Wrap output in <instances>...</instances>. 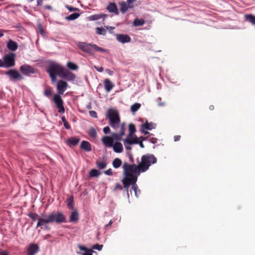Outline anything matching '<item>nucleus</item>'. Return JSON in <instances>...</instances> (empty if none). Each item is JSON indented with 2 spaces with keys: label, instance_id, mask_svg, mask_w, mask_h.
I'll list each match as a JSON object with an SVG mask.
<instances>
[{
  "label": "nucleus",
  "instance_id": "nucleus-43",
  "mask_svg": "<svg viewBox=\"0 0 255 255\" xmlns=\"http://www.w3.org/2000/svg\"><path fill=\"white\" fill-rule=\"evenodd\" d=\"M102 247H103V245L96 244L92 246V247H91V249H92L93 250H97V251H101V249H102Z\"/></svg>",
  "mask_w": 255,
  "mask_h": 255
},
{
  "label": "nucleus",
  "instance_id": "nucleus-23",
  "mask_svg": "<svg viewBox=\"0 0 255 255\" xmlns=\"http://www.w3.org/2000/svg\"><path fill=\"white\" fill-rule=\"evenodd\" d=\"M104 85H105V90H106L107 92L111 91L114 87V84H113L108 79L105 80V81H104Z\"/></svg>",
  "mask_w": 255,
  "mask_h": 255
},
{
  "label": "nucleus",
  "instance_id": "nucleus-31",
  "mask_svg": "<svg viewBox=\"0 0 255 255\" xmlns=\"http://www.w3.org/2000/svg\"><path fill=\"white\" fill-rule=\"evenodd\" d=\"M124 135V133H113L111 138H113V139H115L117 141H121V139H122V136H123Z\"/></svg>",
  "mask_w": 255,
  "mask_h": 255
},
{
  "label": "nucleus",
  "instance_id": "nucleus-62",
  "mask_svg": "<svg viewBox=\"0 0 255 255\" xmlns=\"http://www.w3.org/2000/svg\"><path fill=\"white\" fill-rule=\"evenodd\" d=\"M62 122H63V123H67V121L64 117H62Z\"/></svg>",
  "mask_w": 255,
  "mask_h": 255
},
{
  "label": "nucleus",
  "instance_id": "nucleus-48",
  "mask_svg": "<svg viewBox=\"0 0 255 255\" xmlns=\"http://www.w3.org/2000/svg\"><path fill=\"white\" fill-rule=\"evenodd\" d=\"M89 116L93 118H97V113L94 111H89Z\"/></svg>",
  "mask_w": 255,
  "mask_h": 255
},
{
  "label": "nucleus",
  "instance_id": "nucleus-52",
  "mask_svg": "<svg viewBox=\"0 0 255 255\" xmlns=\"http://www.w3.org/2000/svg\"><path fill=\"white\" fill-rule=\"evenodd\" d=\"M94 68L96 69L97 71L99 72H102L103 71V68L102 67H97L96 66H94Z\"/></svg>",
  "mask_w": 255,
  "mask_h": 255
},
{
  "label": "nucleus",
  "instance_id": "nucleus-61",
  "mask_svg": "<svg viewBox=\"0 0 255 255\" xmlns=\"http://www.w3.org/2000/svg\"><path fill=\"white\" fill-rule=\"evenodd\" d=\"M133 1H134V0H128V3H127V4H128V5H130V4L133 2Z\"/></svg>",
  "mask_w": 255,
  "mask_h": 255
},
{
  "label": "nucleus",
  "instance_id": "nucleus-50",
  "mask_svg": "<svg viewBox=\"0 0 255 255\" xmlns=\"http://www.w3.org/2000/svg\"><path fill=\"white\" fill-rule=\"evenodd\" d=\"M124 144H125V147H126V149L128 150H130V146L129 145H131V143L124 142Z\"/></svg>",
  "mask_w": 255,
  "mask_h": 255
},
{
  "label": "nucleus",
  "instance_id": "nucleus-12",
  "mask_svg": "<svg viewBox=\"0 0 255 255\" xmlns=\"http://www.w3.org/2000/svg\"><path fill=\"white\" fill-rule=\"evenodd\" d=\"M67 88V83L62 80H59L57 82V91L60 95H63V93Z\"/></svg>",
  "mask_w": 255,
  "mask_h": 255
},
{
  "label": "nucleus",
  "instance_id": "nucleus-18",
  "mask_svg": "<svg viewBox=\"0 0 255 255\" xmlns=\"http://www.w3.org/2000/svg\"><path fill=\"white\" fill-rule=\"evenodd\" d=\"M78 248H79L80 251H83L84 252V253L78 252H77V254L80 255H92V253H93V251H92V250L88 249L87 248L81 245L78 246Z\"/></svg>",
  "mask_w": 255,
  "mask_h": 255
},
{
  "label": "nucleus",
  "instance_id": "nucleus-38",
  "mask_svg": "<svg viewBox=\"0 0 255 255\" xmlns=\"http://www.w3.org/2000/svg\"><path fill=\"white\" fill-rule=\"evenodd\" d=\"M139 108H140V104L137 103H136L133 104V105L131 106V108H130V109H131V112L134 113L136 112L138 110V109H139Z\"/></svg>",
  "mask_w": 255,
  "mask_h": 255
},
{
  "label": "nucleus",
  "instance_id": "nucleus-39",
  "mask_svg": "<svg viewBox=\"0 0 255 255\" xmlns=\"http://www.w3.org/2000/svg\"><path fill=\"white\" fill-rule=\"evenodd\" d=\"M128 130H129V133L128 134H133L135 132V127L132 124H130L128 125Z\"/></svg>",
  "mask_w": 255,
  "mask_h": 255
},
{
  "label": "nucleus",
  "instance_id": "nucleus-59",
  "mask_svg": "<svg viewBox=\"0 0 255 255\" xmlns=\"http://www.w3.org/2000/svg\"><path fill=\"white\" fill-rule=\"evenodd\" d=\"M42 4V0H37V6H40Z\"/></svg>",
  "mask_w": 255,
  "mask_h": 255
},
{
  "label": "nucleus",
  "instance_id": "nucleus-25",
  "mask_svg": "<svg viewBox=\"0 0 255 255\" xmlns=\"http://www.w3.org/2000/svg\"><path fill=\"white\" fill-rule=\"evenodd\" d=\"M7 48L8 50L14 51L17 50V43L12 40H8V43H7Z\"/></svg>",
  "mask_w": 255,
  "mask_h": 255
},
{
  "label": "nucleus",
  "instance_id": "nucleus-17",
  "mask_svg": "<svg viewBox=\"0 0 255 255\" xmlns=\"http://www.w3.org/2000/svg\"><path fill=\"white\" fill-rule=\"evenodd\" d=\"M38 251V247L35 244H32L29 245L28 248V253L27 255H34L37 253Z\"/></svg>",
  "mask_w": 255,
  "mask_h": 255
},
{
  "label": "nucleus",
  "instance_id": "nucleus-46",
  "mask_svg": "<svg viewBox=\"0 0 255 255\" xmlns=\"http://www.w3.org/2000/svg\"><path fill=\"white\" fill-rule=\"evenodd\" d=\"M66 8L68 9V11L70 12L72 11H78L79 10L77 7H73L68 5H66Z\"/></svg>",
  "mask_w": 255,
  "mask_h": 255
},
{
  "label": "nucleus",
  "instance_id": "nucleus-54",
  "mask_svg": "<svg viewBox=\"0 0 255 255\" xmlns=\"http://www.w3.org/2000/svg\"><path fill=\"white\" fill-rule=\"evenodd\" d=\"M148 140H149V141H150V142H151L152 143H156V138H154V137L150 138H149V139H148Z\"/></svg>",
  "mask_w": 255,
  "mask_h": 255
},
{
  "label": "nucleus",
  "instance_id": "nucleus-8",
  "mask_svg": "<svg viewBox=\"0 0 255 255\" xmlns=\"http://www.w3.org/2000/svg\"><path fill=\"white\" fill-rule=\"evenodd\" d=\"M6 75L9 77L11 80H21L22 76L15 69H10L6 72Z\"/></svg>",
  "mask_w": 255,
  "mask_h": 255
},
{
  "label": "nucleus",
  "instance_id": "nucleus-34",
  "mask_svg": "<svg viewBox=\"0 0 255 255\" xmlns=\"http://www.w3.org/2000/svg\"><path fill=\"white\" fill-rule=\"evenodd\" d=\"M145 23V21L142 19H137L136 18L134 20V22H133V24H134V26H139L143 25Z\"/></svg>",
  "mask_w": 255,
  "mask_h": 255
},
{
  "label": "nucleus",
  "instance_id": "nucleus-53",
  "mask_svg": "<svg viewBox=\"0 0 255 255\" xmlns=\"http://www.w3.org/2000/svg\"><path fill=\"white\" fill-rule=\"evenodd\" d=\"M104 133H105V134H108L110 133V128L109 127L104 128Z\"/></svg>",
  "mask_w": 255,
  "mask_h": 255
},
{
  "label": "nucleus",
  "instance_id": "nucleus-58",
  "mask_svg": "<svg viewBox=\"0 0 255 255\" xmlns=\"http://www.w3.org/2000/svg\"><path fill=\"white\" fill-rule=\"evenodd\" d=\"M180 139V135H176L174 137V141L177 142Z\"/></svg>",
  "mask_w": 255,
  "mask_h": 255
},
{
  "label": "nucleus",
  "instance_id": "nucleus-2",
  "mask_svg": "<svg viewBox=\"0 0 255 255\" xmlns=\"http://www.w3.org/2000/svg\"><path fill=\"white\" fill-rule=\"evenodd\" d=\"M52 222H56L57 224L66 222V217L61 212L50 213L46 218H39V221L37 222V227L44 226Z\"/></svg>",
  "mask_w": 255,
  "mask_h": 255
},
{
  "label": "nucleus",
  "instance_id": "nucleus-6",
  "mask_svg": "<svg viewBox=\"0 0 255 255\" xmlns=\"http://www.w3.org/2000/svg\"><path fill=\"white\" fill-rule=\"evenodd\" d=\"M53 102L55 103L57 108H58V113H64V107H63V102L59 95L55 94L53 96Z\"/></svg>",
  "mask_w": 255,
  "mask_h": 255
},
{
  "label": "nucleus",
  "instance_id": "nucleus-64",
  "mask_svg": "<svg viewBox=\"0 0 255 255\" xmlns=\"http://www.w3.org/2000/svg\"><path fill=\"white\" fill-rule=\"evenodd\" d=\"M0 255H7V253L6 252H0Z\"/></svg>",
  "mask_w": 255,
  "mask_h": 255
},
{
  "label": "nucleus",
  "instance_id": "nucleus-49",
  "mask_svg": "<svg viewBox=\"0 0 255 255\" xmlns=\"http://www.w3.org/2000/svg\"><path fill=\"white\" fill-rule=\"evenodd\" d=\"M125 132V124L124 123L121 125V132L120 133H124Z\"/></svg>",
  "mask_w": 255,
  "mask_h": 255
},
{
  "label": "nucleus",
  "instance_id": "nucleus-44",
  "mask_svg": "<svg viewBox=\"0 0 255 255\" xmlns=\"http://www.w3.org/2000/svg\"><path fill=\"white\" fill-rule=\"evenodd\" d=\"M93 51H99L101 53H105L106 51V50L99 47L98 46H94V49H93Z\"/></svg>",
  "mask_w": 255,
  "mask_h": 255
},
{
  "label": "nucleus",
  "instance_id": "nucleus-10",
  "mask_svg": "<svg viewBox=\"0 0 255 255\" xmlns=\"http://www.w3.org/2000/svg\"><path fill=\"white\" fill-rule=\"evenodd\" d=\"M136 183V182H135V183ZM135 185H136V184H135ZM123 185H124V184H123ZM130 185H131V186H132V184L128 185V186ZM128 187L125 188L124 187V186H121L120 184H119V183H117L116 185H115V188H114V191H116V190H122L123 189H124L125 190H126V191H127V192L128 193ZM132 190H133V191H134V192H135V196H136V197H138V195L139 194V193H140V191H139L138 188H137V185H136V189H134L133 188V187H132Z\"/></svg>",
  "mask_w": 255,
  "mask_h": 255
},
{
  "label": "nucleus",
  "instance_id": "nucleus-55",
  "mask_svg": "<svg viewBox=\"0 0 255 255\" xmlns=\"http://www.w3.org/2000/svg\"><path fill=\"white\" fill-rule=\"evenodd\" d=\"M64 123V127L66 129H70V125H69L68 122L63 123Z\"/></svg>",
  "mask_w": 255,
  "mask_h": 255
},
{
  "label": "nucleus",
  "instance_id": "nucleus-37",
  "mask_svg": "<svg viewBox=\"0 0 255 255\" xmlns=\"http://www.w3.org/2000/svg\"><path fill=\"white\" fill-rule=\"evenodd\" d=\"M96 33L99 35H105L106 34V29L103 27H97Z\"/></svg>",
  "mask_w": 255,
  "mask_h": 255
},
{
  "label": "nucleus",
  "instance_id": "nucleus-19",
  "mask_svg": "<svg viewBox=\"0 0 255 255\" xmlns=\"http://www.w3.org/2000/svg\"><path fill=\"white\" fill-rule=\"evenodd\" d=\"M107 17L106 14L104 13H98L94 15H92L89 17H88V19L91 21H96L100 19H105Z\"/></svg>",
  "mask_w": 255,
  "mask_h": 255
},
{
  "label": "nucleus",
  "instance_id": "nucleus-30",
  "mask_svg": "<svg viewBox=\"0 0 255 255\" xmlns=\"http://www.w3.org/2000/svg\"><path fill=\"white\" fill-rule=\"evenodd\" d=\"M88 133V135L93 139H95L97 137V131H96V129L94 128H89Z\"/></svg>",
  "mask_w": 255,
  "mask_h": 255
},
{
  "label": "nucleus",
  "instance_id": "nucleus-1",
  "mask_svg": "<svg viewBox=\"0 0 255 255\" xmlns=\"http://www.w3.org/2000/svg\"><path fill=\"white\" fill-rule=\"evenodd\" d=\"M156 157L152 154H146L140 158V162L137 164H129L125 163L123 165L125 177L122 179V183L125 184V188H127L129 184L133 185V188L135 189V183L137 177L141 173L146 172L151 165L156 163Z\"/></svg>",
  "mask_w": 255,
  "mask_h": 255
},
{
  "label": "nucleus",
  "instance_id": "nucleus-21",
  "mask_svg": "<svg viewBox=\"0 0 255 255\" xmlns=\"http://www.w3.org/2000/svg\"><path fill=\"white\" fill-rule=\"evenodd\" d=\"M78 220V213L76 210H73V211L70 213L69 216V222L71 223H76Z\"/></svg>",
  "mask_w": 255,
  "mask_h": 255
},
{
  "label": "nucleus",
  "instance_id": "nucleus-28",
  "mask_svg": "<svg viewBox=\"0 0 255 255\" xmlns=\"http://www.w3.org/2000/svg\"><path fill=\"white\" fill-rule=\"evenodd\" d=\"M81 149L89 152L91 151V144H90L88 141H83L82 143H81Z\"/></svg>",
  "mask_w": 255,
  "mask_h": 255
},
{
  "label": "nucleus",
  "instance_id": "nucleus-56",
  "mask_svg": "<svg viewBox=\"0 0 255 255\" xmlns=\"http://www.w3.org/2000/svg\"><path fill=\"white\" fill-rule=\"evenodd\" d=\"M6 32V31L4 29H0V37H1L3 36V33Z\"/></svg>",
  "mask_w": 255,
  "mask_h": 255
},
{
  "label": "nucleus",
  "instance_id": "nucleus-63",
  "mask_svg": "<svg viewBox=\"0 0 255 255\" xmlns=\"http://www.w3.org/2000/svg\"><path fill=\"white\" fill-rule=\"evenodd\" d=\"M45 8L49 10H51L52 9V7L50 5H46L45 6Z\"/></svg>",
  "mask_w": 255,
  "mask_h": 255
},
{
  "label": "nucleus",
  "instance_id": "nucleus-5",
  "mask_svg": "<svg viewBox=\"0 0 255 255\" xmlns=\"http://www.w3.org/2000/svg\"><path fill=\"white\" fill-rule=\"evenodd\" d=\"M77 46L84 52L87 53L89 54H93V50L94 46H97V45L86 42H79L77 44Z\"/></svg>",
  "mask_w": 255,
  "mask_h": 255
},
{
  "label": "nucleus",
  "instance_id": "nucleus-9",
  "mask_svg": "<svg viewBox=\"0 0 255 255\" xmlns=\"http://www.w3.org/2000/svg\"><path fill=\"white\" fill-rule=\"evenodd\" d=\"M20 72L24 75L28 76L30 74H34L35 69L33 67L27 64H24L20 66Z\"/></svg>",
  "mask_w": 255,
  "mask_h": 255
},
{
  "label": "nucleus",
  "instance_id": "nucleus-24",
  "mask_svg": "<svg viewBox=\"0 0 255 255\" xmlns=\"http://www.w3.org/2000/svg\"><path fill=\"white\" fill-rule=\"evenodd\" d=\"M107 9H108V11H109V12L114 13L117 15L118 14V11H117V5L114 2L110 3V4H108Z\"/></svg>",
  "mask_w": 255,
  "mask_h": 255
},
{
  "label": "nucleus",
  "instance_id": "nucleus-35",
  "mask_svg": "<svg viewBox=\"0 0 255 255\" xmlns=\"http://www.w3.org/2000/svg\"><path fill=\"white\" fill-rule=\"evenodd\" d=\"M112 165H113V167H114V168H118L121 165V160L119 158H116L114 160H113Z\"/></svg>",
  "mask_w": 255,
  "mask_h": 255
},
{
  "label": "nucleus",
  "instance_id": "nucleus-20",
  "mask_svg": "<svg viewBox=\"0 0 255 255\" xmlns=\"http://www.w3.org/2000/svg\"><path fill=\"white\" fill-rule=\"evenodd\" d=\"M111 147L113 148L114 152L120 153L123 151V147H122V144L119 142H116Z\"/></svg>",
  "mask_w": 255,
  "mask_h": 255
},
{
  "label": "nucleus",
  "instance_id": "nucleus-33",
  "mask_svg": "<svg viewBox=\"0 0 255 255\" xmlns=\"http://www.w3.org/2000/svg\"><path fill=\"white\" fill-rule=\"evenodd\" d=\"M100 174V172L96 169H93L89 171V177H97Z\"/></svg>",
  "mask_w": 255,
  "mask_h": 255
},
{
  "label": "nucleus",
  "instance_id": "nucleus-3",
  "mask_svg": "<svg viewBox=\"0 0 255 255\" xmlns=\"http://www.w3.org/2000/svg\"><path fill=\"white\" fill-rule=\"evenodd\" d=\"M70 71L64 69L63 67L56 62H51L47 68V72L49 74L50 79L52 82L56 81L57 74L69 72Z\"/></svg>",
  "mask_w": 255,
  "mask_h": 255
},
{
  "label": "nucleus",
  "instance_id": "nucleus-42",
  "mask_svg": "<svg viewBox=\"0 0 255 255\" xmlns=\"http://www.w3.org/2000/svg\"><path fill=\"white\" fill-rule=\"evenodd\" d=\"M139 138L141 139V141H137V143H132V144H138V145H139V147H140V148H143L144 145L142 143V141L147 139V137H139Z\"/></svg>",
  "mask_w": 255,
  "mask_h": 255
},
{
  "label": "nucleus",
  "instance_id": "nucleus-40",
  "mask_svg": "<svg viewBox=\"0 0 255 255\" xmlns=\"http://www.w3.org/2000/svg\"><path fill=\"white\" fill-rule=\"evenodd\" d=\"M28 217L30 218L31 220L33 221H36L37 220H38V216H37V214L36 213H29L28 215Z\"/></svg>",
  "mask_w": 255,
  "mask_h": 255
},
{
  "label": "nucleus",
  "instance_id": "nucleus-4",
  "mask_svg": "<svg viewBox=\"0 0 255 255\" xmlns=\"http://www.w3.org/2000/svg\"><path fill=\"white\" fill-rule=\"evenodd\" d=\"M107 118L109 121V126L111 128L117 129L120 123V119L118 112L115 109H109L107 112Z\"/></svg>",
  "mask_w": 255,
  "mask_h": 255
},
{
  "label": "nucleus",
  "instance_id": "nucleus-45",
  "mask_svg": "<svg viewBox=\"0 0 255 255\" xmlns=\"http://www.w3.org/2000/svg\"><path fill=\"white\" fill-rule=\"evenodd\" d=\"M52 94V91H51V89L50 88H47L46 90H45V91H44V95L47 97H49L51 96V95Z\"/></svg>",
  "mask_w": 255,
  "mask_h": 255
},
{
  "label": "nucleus",
  "instance_id": "nucleus-13",
  "mask_svg": "<svg viewBox=\"0 0 255 255\" xmlns=\"http://www.w3.org/2000/svg\"><path fill=\"white\" fill-rule=\"evenodd\" d=\"M155 127H156L155 124L152 122L148 123L146 122L145 123L141 125V129H140V131H141V132L144 133V134H148V132L147 131H144V130H152L155 128Z\"/></svg>",
  "mask_w": 255,
  "mask_h": 255
},
{
  "label": "nucleus",
  "instance_id": "nucleus-27",
  "mask_svg": "<svg viewBox=\"0 0 255 255\" xmlns=\"http://www.w3.org/2000/svg\"><path fill=\"white\" fill-rule=\"evenodd\" d=\"M245 20L248 22L251 23L253 25L255 26V16L251 14H246L244 15Z\"/></svg>",
  "mask_w": 255,
  "mask_h": 255
},
{
  "label": "nucleus",
  "instance_id": "nucleus-60",
  "mask_svg": "<svg viewBox=\"0 0 255 255\" xmlns=\"http://www.w3.org/2000/svg\"><path fill=\"white\" fill-rule=\"evenodd\" d=\"M106 72H107V73H108V75H113V71H111L109 69H106Z\"/></svg>",
  "mask_w": 255,
  "mask_h": 255
},
{
  "label": "nucleus",
  "instance_id": "nucleus-47",
  "mask_svg": "<svg viewBox=\"0 0 255 255\" xmlns=\"http://www.w3.org/2000/svg\"><path fill=\"white\" fill-rule=\"evenodd\" d=\"M38 30H39V33L41 34L42 35H44V30L43 28H42V26L41 24H38Z\"/></svg>",
  "mask_w": 255,
  "mask_h": 255
},
{
  "label": "nucleus",
  "instance_id": "nucleus-11",
  "mask_svg": "<svg viewBox=\"0 0 255 255\" xmlns=\"http://www.w3.org/2000/svg\"><path fill=\"white\" fill-rule=\"evenodd\" d=\"M60 78L66 79L68 81H73L76 79V75L72 73L71 72H66L63 73L57 74Z\"/></svg>",
  "mask_w": 255,
  "mask_h": 255
},
{
  "label": "nucleus",
  "instance_id": "nucleus-41",
  "mask_svg": "<svg viewBox=\"0 0 255 255\" xmlns=\"http://www.w3.org/2000/svg\"><path fill=\"white\" fill-rule=\"evenodd\" d=\"M68 208L73 210L74 209V205H73V197H70L68 199Z\"/></svg>",
  "mask_w": 255,
  "mask_h": 255
},
{
  "label": "nucleus",
  "instance_id": "nucleus-36",
  "mask_svg": "<svg viewBox=\"0 0 255 255\" xmlns=\"http://www.w3.org/2000/svg\"><path fill=\"white\" fill-rule=\"evenodd\" d=\"M67 67L72 70H77V65L71 62H68L67 63Z\"/></svg>",
  "mask_w": 255,
  "mask_h": 255
},
{
  "label": "nucleus",
  "instance_id": "nucleus-16",
  "mask_svg": "<svg viewBox=\"0 0 255 255\" xmlns=\"http://www.w3.org/2000/svg\"><path fill=\"white\" fill-rule=\"evenodd\" d=\"M102 142H103V143H104V145H105V146L107 147H111L114 144V139L108 136H105L102 138Z\"/></svg>",
  "mask_w": 255,
  "mask_h": 255
},
{
  "label": "nucleus",
  "instance_id": "nucleus-51",
  "mask_svg": "<svg viewBox=\"0 0 255 255\" xmlns=\"http://www.w3.org/2000/svg\"><path fill=\"white\" fill-rule=\"evenodd\" d=\"M105 174L107 175H112L113 174V171L111 169H108L106 171H105Z\"/></svg>",
  "mask_w": 255,
  "mask_h": 255
},
{
  "label": "nucleus",
  "instance_id": "nucleus-32",
  "mask_svg": "<svg viewBox=\"0 0 255 255\" xmlns=\"http://www.w3.org/2000/svg\"><path fill=\"white\" fill-rule=\"evenodd\" d=\"M78 17H79V14L78 13H73L66 17V19L68 21H72L76 19Z\"/></svg>",
  "mask_w": 255,
  "mask_h": 255
},
{
  "label": "nucleus",
  "instance_id": "nucleus-29",
  "mask_svg": "<svg viewBox=\"0 0 255 255\" xmlns=\"http://www.w3.org/2000/svg\"><path fill=\"white\" fill-rule=\"evenodd\" d=\"M106 165H107V163H106L105 160H98L96 162L97 167L100 169H103L106 168Z\"/></svg>",
  "mask_w": 255,
  "mask_h": 255
},
{
  "label": "nucleus",
  "instance_id": "nucleus-15",
  "mask_svg": "<svg viewBox=\"0 0 255 255\" xmlns=\"http://www.w3.org/2000/svg\"><path fill=\"white\" fill-rule=\"evenodd\" d=\"M139 141L136 136L133 133H128V137L124 140V143H137Z\"/></svg>",
  "mask_w": 255,
  "mask_h": 255
},
{
  "label": "nucleus",
  "instance_id": "nucleus-22",
  "mask_svg": "<svg viewBox=\"0 0 255 255\" xmlns=\"http://www.w3.org/2000/svg\"><path fill=\"white\" fill-rule=\"evenodd\" d=\"M120 10H121V12L123 13H125L128 10V8H131L132 7V6L131 5H128L126 2L122 1L120 2Z\"/></svg>",
  "mask_w": 255,
  "mask_h": 255
},
{
  "label": "nucleus",
  "instance_id": "nucleus-14",
  "mask_svg": "<svg viewBox=\"0 0 255 255\" xmlns=\"http://www.w3.org/2000/svg\"><path fill=\"white\" fill-rule=\"evenodd\" d=\"M116 39L118 42L122 44L128 43L130 41V38L127 34H117Z\"/></svg>",
  "mask_w": 255,
  "mask_h": 255
},
{
  "label": "nucleus",
  "instance_id": "nucleus-57",
  "mask_svg": "<svg viewBox=\"0 0 255 255\" xmlns=\"http://www.w3.org/2000/svg\"><path fill=\"white\" fill-rule=\"evenodd\" d=\"M0 67H4L5 68V63L3 62L1 60H0Z\"/></svg>",
  "mask_w": 255,
  "mask_h": 255
},
{
  "label": "nucleus",
  "instance_id": "nucleus-7",
  "mask_svg": "<svg viewBox=\"0 0 255 255\" xmlns=\"http://www.w3.org/2000/svg\"><path fill=\"white\" fill-rule=\"evenodd\" d=\"M14 57H15V54L13 53H10L4 56L2 61L6 64V68H10L14 66L15 64Z\"/></svg>",
  "mask_w": 255,
  "mask_h": 255
},
{
  "label": "nucleus",
  "instance_id": "nucleus-26",
  "mask_svg": "<svg viewBox=\"0 0 255 255\" xmlns=\"http://www.w3.org/2000/svg\"><path fill=\"white\" fill-rule=\"evenodd\" d=\"M78 142H79V138L75 137L69 138L67 140L68 146H76Z\"/></svg>",
  "mask_w": 255,
  "mask_h": 255
}]
</instances>
